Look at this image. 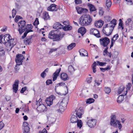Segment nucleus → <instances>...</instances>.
I'll return each instance as SVG.
<instances>
[{"label": "nucleus", "mask_w": 133, "mask_h": 133, "mask_svg": "<svg viewBox=\"0 0 133 133\" xmlns=\"http://www.w3.org/2000/svg\"><path fill=\"white\" fill-rule=\"evenodd\" d=\"M91 17L89 14H85L81 16L79 19L80 24L83 26H86L89 24L91 22Z\"/></svg>", "instance_id": "obj_1"}, {"label": "nucleus", "mask_w": 133, "mask_h": 133, "mask_svg": "<svg viewBox=\"0 0 133 133\" xmlns=\"http://www.w3.org/2000/svg\"><path fill=\"white\" fill-rule=\"evenodd\" d=\"M64 34L63 33L57 34H55L54 31H50L48 35V37L53 40V41H59L63 37Z\"/></svg>", "instance_id": "obj_2"}, {"label": "nucleus", "mask_w": 133, "mask_h": 133, "mask_svg": "<svg viewBox=\"0 0 133 133\" xmlns=\"http://www.w3.org/2000/svg\"><path fill=\"white\" fill-rule=\"evenodd\" d=\"M116 116L115 115L113 114L111 116L110 124L111 125L118 128L120 130L121 129L122 125L120 121L116 120Z\"/></svg>", "instance_id": "obj_3"}, {"label": "nucleus", "mask_w": 133, "mask_h": 133, "mask_svg": "<svg viewBox=\"0 0 133 133\" xmlns=\"http://www.w3.org/2000/svg\"><path fill=\"white\" fill-rule=\"evenodd\" d=\"M68 103L67 101L64 99L61 102H58L55 105V107L58 112H61L64 111V108L66 106Z\"/></svg>", "instance_id": "obj_4"}, {"label": "nucleus", "mask_w": 133, "mask_h": 133, "mask_svg": "<svg viewBox=\"0 0 133 133\" xmlns=\"http://www.w3.org/2000/svg\"><path fill=\"white\" fill-rule=\"evenodd\" d=\"M100 44L104 47H108V45L110 42V39L108 37H104L99 39Z\"/></svg>", "instance_id": "obj_5"}, {"label": "nucleus", "mask_w": 133, "mask_h": 133, "mask_svg": "<svg viewBox=\"0 0 133 133\" xmlns=\"http://www.w3.org/2000/svg\"><path fill=\"white\" fill-rule=\"evenodd\" d=\"M25 23L26 22L25 21H21L18 23L19 27L18 31L20 34H21L25 31Z\"/></svg>", "instance_id": "obj_6"}, {"label": "nucleus", "mask_w": 133, "mask_h": 133, "mask_svg": "<svg viewBox=\"0 0 133 133\" xmlns=\"http://www.w3.org/2000/svg\"><path fill=\"white\" fill-rule=\"evenodd\" d=\"M41 101V100L40 99L37 102L36 101L37 104L36 105H37V110L40 112H43L45 111L46 109V107H45L44 104L42 103Z\"/></svg>", "instance_id": "obj_7"}, {"label": "nucleus", "mask_w": 133, "mask_h": 133, "mask_svg": "<svg viewBox=\"0 0 133 133\" xmlns=\"http://www.w3.org/2000/svg\"><path fill=\"white\" fill-rule=\"evenodd\" d=\"M4 40L5 41L4 43L6 44L7 43L8 45H9L10 49H11L12 47L11 46V42L12 38L11 37L9 34H7L5 35L4 36Z\"/></svg>", "instance_id": "obj_8"}, {"label": "nucleus", "mask_w": 133, "mask_h": 133, "mask_svg": "<svg viewBox=\"0 0 133 133\" xmlns=\"http://www.w3.org/2000/svg\"><path fill=\"white\" fill-rule=\"evenodd\" d=\"M23 58V56L22 54H18L16 55V62L17 65L15 66V68L16 67L17 65H19L22 64Z\"/></svg>", "instance_id": "obj_9"}, {"label": "nucleus", "mask_w": 133, "mask_h": 133, "mask_svg": "<svg viewBox=\"0 0 133 133\" xmlns=\"http://www.w3.org/2000/svg\"><path fill=\"white\" fill-rule=\"evenodd\" d=\"M96 62L97 63H96V62L95 61L92 64L93 66L92 67V70L93 72L94 73H95L96 71V65L102 66L105 65L107 64V63L106 62H100L99 61H97Z\"/></svg>", "instance_id": "obj_10"}, {"label": "nucleus", "mask_w": 133, "mask_h": 133, "mask_svg": "<svg viewBox=\"0 0 133 133\" xmlns=\"http://www.w3.org/2000/svg\"><path fill=\"white\" fill-rule=\"evenodd\" d=\"M56 98L55 96L52 95L49 97L47 98L45 101L46 103L47 104L48 106H50L53 104V101Z\"/></svg>", "instance_id": "obj_11"}, {"label": "nucleus", "mask_w": 133, "mask_h": 133, "mask_svg": "<svg viewBox=\"0 0 133 133\" xmlns=\"http://www.w3.org/2000/svg\"><path fill=\"white\" fill-rule=\"evenodd\" d=\"M117 21L115 19H113V20L111 21L110 23L105 25V26L113 30L116 24Z\"/></svg>", "instance_id": "obj_12"}, {"label": "nucleus", "mask_w": 133, "mask_h": 133, "mask_svg": "<svg viewBox=\"0 0 133 133\" xmlns=\"http://www.w3.org/2000/svg\"><path fill=\"white\" fill-rule=\"evenodd\" d=\"M65 83H60L57 84L56 85L55 88V91L56 93L58 95H62V94L59 91L61 90L60 86H64Z\"/></svg>", "instance_id": "obj_13"}, {"label": "nucleus", "mask_w": 133, "mask_h": 133, "mask_svg": "<svg viewBox=\"0 0 133 133\" xmlns=\"http://www.w3.org/2000/svg\"><path fill=\"white\" fill-rule=\"evenodd\" d=\"M113 30L105 26L103 29V31L106 36H109L111 34Z\"/></svg>", "instance_id": "obj_14"}, {"label": "nucleus", "mask_w": 133, "mask_h": 133, "mask_svg": "<svg viewBox=\"0 0 133 133\" xmlns=\"http://www.w3.org/2000/svg\"><path fill=\"white\" fill-rule=\"evenodd\" d=\"M19 82L18 80H16L12 85L13 91L16 93H17L18 90Z\"/></svg>", "instance_id": "obj_15"}, {"label": "nucleus", "mask_w": 133, "mask_h": 133, "mask_svg": "<svg viewBox=\"0 0 133 133\" xmlns=\"http://www.w3.org/2000/svg\"><path fill=\"white\" fill-rule=\"evenodd\" d=\"M119 37V35L117 34L115 35H114L111 39V42L110 45V48H111L114 45V44L115 43L116 40H117Z\"/></svg>", "instance_id": "obj_16"}, {"label": "nucleus", "mask_w": 133, "mask_h": 133, "mask_svg": "<svg viewBox=\"0 0 133 133\" xmlns=\"http://www.w3.org/2000/svg\"><path fill=\"white\" fill-rule=\"evenodd\" d=\"M58 9V6L55 4H51L48 8V10L51 11H56Z\"/></svg>", "instance_id": "obj_17"}, {"label": "nucleus", "mask_w": 133, "mask_h": 133, "mask_svg": "<svg viewBox=\"0 0 133 133\" xmlns=\"http://www.w3.org/2000/svg\"><path fill=\"white\" fill-rule=\"evenodd\" d=\"M112 5V2L111 0H106L105 2V6L106 10L108 12H110V7Z\"/></svg>", "instance_id": "obj_18"}, {"label": "nucleus", "mask_w": 133, "mask_h": 133, "mask_svg": "<svg viewBox=\"0 0 133 133\" xmlns=\"http://www.w3.org/2000/svg\"><path fill=\"white\" fill-rule=\"evenodd\" d=\"M92 34L98 38L101 37L99 31L97 29H92Z\"/></svg>", "instance_id": "obj_19"}, {"label": "nucleus", "mask_w": 133, "mask_h": 133, "mask_svg": "<svg viewBox=\"0 0 133 133\" xmlns=\"http://www.w3.org/2000/svg\"><path fill=\"white\" fill-rule=\"evenodd\" d=\"M104 24L103 21L101 20L98 21H96L95 22V26L98 28H101Z\"/></svg>", "instance_id": "obj_20"}, {"label": "nucleus", "mask_w": 133, "mask_h": 133, "mask_svg": "<svg viewBox=\"0 0 133 133\" xmlns=\"http://www.w3.org/2000/svg\"><path fill=\"white\" fill-rule=\"evenodd\" d=\"M32 37L30 36L26 38L24 41V44L26 45L30 44L32 43Z\"/></svg>", "instance_id": "obj_21"}, {"label": "nucleus", "mask_w": 133, "mask_h": 133, "mask_svg": "<svg viewBox=\"0 0 133 133\" xmlns=\"http://www.w3.org/2000/svg\"><path fill=\"white\" fill-rule=\"evenodd\" d=\"M61 70L60 68L58 69L54 73L53 76V81H54L56 80Z\"/></svg>", "instance_id": "obj_22"}, {"label": "nucleus", "mask_w": 133, "mask_h": 133, "mask_svg": "<svg viewBox=\"0 0 133 133\" xmlns=\"http://www.w3.org/2000/svg\"><path fill=\"white\" fill-rule=\"evenodd\" d=\"M108 47L105 48L104 50L103 51V55L105 56H108L110 58H111V52H108Z\"/></svg>", "instance_id": "obj_23"}, {"label": "nucleus", "mask_w": 133, "mask_h": 133, "mask_svg": "<svg viewBox=\"0 0 133 133\" xmlns=\"http://www.w3.org/2000/svg\"><path fill=\"white\" fill-rule=\"evenodd\" d=\"M86 30L84 27H81L78 30V32L80 33L82 36L86 33Z\"/></svg>", "instance_id": "obj_24"}, {"label": "nucleus", "mask_w": 133, "mask_h": 133, "mask_svg": "<svg viewBox=\"0 0 133 133\" xmlns=\"http://www.w3.org/2000/svg\"><path fill=\"white\" fill-rule=\"evenodd\" d=\"M78 120L77 117L76 116L74 115H72L70 119V121L71 123H76Z\"/></svg>", "instance_id": "obj_25"}, {"label": "nucleus", "mask_w": 133, "mask_h": 133, "mask_svg": "<svg viewBox=\"0 0 133 133\" xmlns=\"http://www.w3.org/2000/svg\"><path fill=\"white\" fill-rule=\"evenodd\" d=\"M80 55L82 56H85L87 55L88 53L86 50L83 49H81L79 50Z\"/></svg>", "instance_id": "obj_26"}, {"label": "nucleus", "mask_w": 133, "mask_h": 133, "mask_svg": "<svg viewBox=\"0 0 133 133\" xmlns=\"http://www.w3.org/2000/svg\"><path fill=\"white\" fill-rule=\"evenodd\" d=\"M125 87L123 85H121L119 88L118 90V93L119 94H120L122 92L123 94L124 92V91H124L125 89Z\"/></svg>", "instance_id": "obj_27"}, {"label": "nucleus", "mask_w": 133, "mask_h": 133, "mask_svg": "<svg viewBox=\"0 0 133 133\" xmlns=\"http://www.w3.org/2000/svg\"><path fill=\"white\" fill-rule=\"evenodd\" d=\"M125 95H124L123 94L118 96L117 99V101L118 103H121L124 100V96Z\"/></svg>", "instance_id": "obj_28"}, {"label": "nucleus", "mask_w": 133, "mask_h": 133, "mask_svg": "<svg viewBox=\"0 0 133 133\" xmlns=\"http://www.w3.org/2000/svg\"><path fill=\"white\" fill-rule=\"evenodd\" d=\"M63 26L60 23H57L54 24V25L53 28L55 29H61L63 27Z\"/></svg>", "instance_id": "obj_29"}, {"label": "nucleus", "mask_w": 133, "mask_h": 133, "mask_svg": "<svg viewBox=\"0 0 133 133\" xmlns=\"http://www.w3.org/2000/svg\"><path fill=\"white\" fill-rule=\"evenodd\" d=\"M82 113V111L80 108L76 112V111L75 114L79 118H80L81 117Z\"/></svg>", "instance_id": "obj_30"}, {"label": "nucleus", "mask_w": 133, "mask_h": 133, "mask_svg": "<svg viewBox=\"0 0 133 133\" xmlns=\"http://www.w3.org/2000/svg\"><path fill=\"white\" fill-rule=\"evenodd\" d=\"M131 86V84L130 83H128V85H127V88L126 89L125 91H124L123 93L124 95H126L128 91L130 89Z\"/></svg>", "instance_id": "obj_31"}, {"label": "nucleus", "mask_w": 133, "mask_h": 133, "mask_svg": "<svg viewBox=\"0 0 133 133\" xmlns=\"http://www.w3.org/2000/svg\"><path fill=\"white\" fill-rule=\"evenodd\" d=\"M61 77L62 80L65 81L67 80L68 77L66 74L62 73L61 75Z\"/></svg>", "instance_id": "obj_32"}, {"label": "nucleus", "mask_w": 133, "mask_h": 133, "mask_svg": "<svg viewBox=\"0 0 133 133\" xmlns=\"http://www.w3.org/2000/svg\"><path fill=\"white\" fill-rule=\"evenodd\" d=\"M75 70L73 67L71 65H69L68 67V71L69 73L71 74H72Z\"/></svg>", "instance_id": "obj_33"}, {"label": "nucleus", "mask_w": 133, "mask_h": 133, "mask_svg": "<svg viewBox=\"0 0 133 133\" xmlns=\"http://www.w3.org/2000/svg\"><path fill=\"white\" fill-rule=\"evenodd\" d=\"M43 18L45 20H47L50 18V17L48 13L45 12L43 13Z\"/></svg>", "instance_id": "obj_34"}, {"label": "nucleus", "mask_w": 133, "mask_h": 133, "mask_svg": "<svg viewBox=\"0 0 133 133\" xmlns=\"http://www.w3.org/2000/svg\"><path fill=\"white\" fill-rule=\"evenodd\" d=\"M78 128L80 129L83 125V123L81 120L78 119L76 122Z\"/></svg>", "instance_id": "obj_35"}, {"label": "nucleus", "mask_w": 133, "mask_h": 133, "mask_svg": "<svg viewBox=\"0 0 133 133\" xmlns=\"http://www.w3.org/2000/svg\"><path fill=\"white\" fill-rule=\"evenodd\" d=\"M76 46V44L75 43H72L69 45L67 46V49L68 50H71Z\"/></svg>", "instance_id": "obj_36"}, {"label": "nucleus", "mask_w": 133, "mask_h": 133, "mask_svg": "<svg viewBox=\"0 0 133 133\" xmlns=\"http://www.w3.org/2000/svg\"><path fill=\"white\" fill-rule=\"evenodd\" d=\"M48 68L45 69L41 74V76L42 78H44L46 75V72H47L48 71Z\"/></svg>", "instance_id": "obj_37"}, {"label": "nucleus", "mask_w": 133, "mask_h": 133, "mask_svg": "<svg viewBox=\"0 0 133 133\" xmlns=\"http://www.w3.org/2000/svg\"><path fill=\"white\" fill-rule=\"evenodd\" d=\"M87 118L88 119V120L87 122V124L89 127L91 128V118L88 117H87Z\"/></svg>", "instance_id": "obj_38"}, {"label": "nucleus", "mask_w": 133, "mask_h": 133, "mask_svg": "<svg viewBox=\"0 0 133 133\" xmlns=\"http://www.w3.org/2000/svg\"><path fill=\"white\" fill-rule=\"evenodd\" d=\"M111 19V17L109 16H106L104 17V21L106 23L110 22Z\"/></svg>", "instance_id": "obj_39"}, {"label": "nucleus", "mask_w": 133, "mask_h": 133, "mask_svg": "<svg viewBox=\"0 0 133 133\" xmlns=\"http://www.w3.org/2000/svg\"><path fill=\"white\" fill-rule=\"evenodd\" d=\"M67 26H65L63 28V29L65 31L70 30L72 29V27L69 25H67Z\"/></svg>", "instance_id": "obj_40"}, {"label": "nucleus", "mask_w": 133, "mask_h": 133, "mask_svg": "<svg viewBox=\"0 0 133 133\" xmlns=\"http://www.w3.org/2000/svg\"><path fill=\"white\" fill-rule=\"evenodd\" d=\"M102 80L100 81V82H99V80L97 79H95V83L94 86V87H95L96 86H98L101 84V83L102 82Z\"/></svg>", "instance_id": "obj_41"}, {"label": "nucleus", "mask_w": 133, "mask_h": 133, "mask_svg": "<svg viewBox=\"0 0 133 133\" xmlns=\"http://www.w3.org/2000/svg\"><path fill=\"white\" fill-rule=\"evenodd\" d=\"M32 28V27L31 24H28L25 27V31L27 30H31Z\"/></svg>", "instance_id": "obj_42"}, {"label": "nucleus", "mask_w": 133, "mask_h": 133, "mask_svg": "<svg viewBox=\"0 0 133 133\" xmlns=\"http://www.w3.org/2000/svg\"><path fill=\"white\" fill-rule=\"evenodd\" d=\"M132 23V19L130 18H128L125 22V24L126 25H128L131 24Z\"/></svg>", "instance_id": "obj_43"}, {"label": "nucleus", "mask_w": 133, "mask_h": 133, "mask_svg": "<svg viewBox=\"0 0 133 133\" xmlns=\"http://www.w3.org/2000/svg\"><path fill=\"white\" fill-rule=\"evenodd\" d=\"M24 130L23 133H28L29 131V128L28 126H26L23 127Z\"/></svg>", "instance_id": "obj_44"}, {"label": "nucleus", "mask_w": 133, "mask_h": 133, "mask_svg": "<svg viewBox=\"0 0 133 133\" xmlns=\"http://www.w3.org/2000/svg\"><path fill=\"white\" fill-rule=\"evenodd\" d=\"M25 31L23 35L22 36V38H25L27 34L28 33L33 31L31 30H27Z\"/></svg>", "instance_id": "obj_45"}, {"label": "nucleus", "mask_w": 133, "mask_h": 133, "mask_svg": "<svg viewBox=\"0 0 133 133\" xmlns=\"http://www.w3.org/2000/svg\"><path fill=\"white\" fill-rule=\"evenodd\" d=\"M4 54V49L3 48L0 47V56H3Z\"/></svg>", "instance_id": "obj_46"}, {"label": "nucleus", "mask_w": 133, "mask_h": 133, "mask_svg": "<svg viewBox=\"0 0 133 133\" xmlns=\"http://www.w3.org/2000/svg\"><path fill=\"white\" fill-rule=\"evenodd\" d=\"M104 91L107 94L109 93L111 91L110 89L108 87H105L104 88Z\"/></svg>", "instance_id": "obj_47"}, {"label": "nucleus", "mask_w": 133, "mask_h": 133, "mask_svg": "<svg viewBox=\"0 0 133 133\" xmlns=\"http://www.w3.org/2000/svg\"><path fill=\"white\" fill-rule=\"evenodd\" d=\"M76 10L78 14H81L82 13L83 8H76Z\"/></svg>", "instance_id": "obj_48"}, {"label": "nucleus", "mask_w": 133, "mask_h": 133, "mask_svg": "<svg viewBox=\"0 0 133 133\" xmlns=\"http://www.w3.org/2000/svg\"><path fill=\"white\" fill-rule=\"evenodd\" d=\"M22 18L20 16L16 15V16L15 20L16 22L17 23L19 19H21Z\"/></svg>", "instance_id": "obj_49"}, {"label": "nucleus", "mask_w": 133, "mask_h": 133, "mask_svg": "<svg viewBox=\"0 0 133 133\" xmlns=\"http://www.w3.org/2000/svg\"><path fill=\"white\" fill-rule=\"evenodd\" d=\"M97 121L95 119H92V128L95 127Z\"/></svg>", "instance_id": "obj_50"}, {"label": "nucleus", "mask_w": 133, "mask_h": 133, "mask_svg": "<svg viewBox=\"0 0 133 133\" xmlns=\"http://www.w3.org/2000/svg\"><path fill=\"white\" fill-rule=\"evenodd\" d=\"M119 25L122 28V29L123 30L124 29V27L123 26V23H122V21L121 19H119Z\"/></svg>", "instance_id": "obj_51"}, {"label": "nucleus", "mask_w": 133, "mask_h": 133, "mask_svg": "<svg viewBox=\"0 0 133 133\" xmlns=\"http://www.w3.org/2000/svg\"><path fill=\"white\" fill-rule=\"evenodd\" d=\"M16 11L14 8L12 10V17L13 18H14L16 14Z\"/></svg>", "instance_id": "obj_52"}, {"label": "nucleus", "mask_w": 133, "mask_h": 133, "mask_svg": "<svg viewBox=\"0 0 133 133\" xmlns=\"http://www.w3.org/2000/svg\"><path fill=\"white\" fill-rule=\"evenodd\" d=\"M27 87H24L23 88H22L21 90L20 91L21 93H23L24 91H25L27 89Z\"/></svg>", "instance_id": "obj_53"}, {"label": "nucleus", "mask_w": 133, "mask_h": 133, "mask_svg": "<svg viewBox=\"0 0 133 133\" xmlns=\"http://www.w3.org/2000/svg\"><path fill=\"white\" fill-rule=\"evenodd\" d=\"M46 85H49L52 83V81L51 79H48L46 81Z\"/></svg>", "instance_id": "obj_54"}, {"label": "nucleus", "mask_w": 133, "mask_h": 133, "mask_svg": "<svg viewBox=\"0 0 133 133\" xmlns=\"http://www.w3.org/2000/svg\"><path fill=\"white\" fill-rule=\"evenodd\" d=\"M86 102L87 104H91V98H90L87 99Z\"/></svg>", "instance_id": "obj_55"}, {"label": "nucleus", "mask_w": 133, "mask_h": 133, "mask_svg": "<svg viewBox=\"0 0 133 133\" xmlns=\"http://www.w3.org/2000/svg\"><path fill=\"white\" fill-rule=\"evenodd\" d=\"M87 82L88 83H90L91 82V77L88 78L86 79Z\"/></svg>", "instance_id": "obj_56"}, {"label": "nucleus", "mask_w": 133, "mask_h": 133, "mask_svg": "<svg viewBox=\"0 0 133 133\" xmlns=\"http://www.w3.org/2000/svg\"><path fill=\"white\" fill-rule=\"evenodd\" d=\"M4 124L2 121L0 122V130L2 129L4 127Z\"/></svg>", "instance_id": "obj_57"}, {"label": "nucleus", "mask_w": 133, "mask_h": 133, "mask_svg": "<svg viewBox=\"0 0 133 133\" xmlns=\"http://www.w3.org/2000/svg\"><path fill=\"white\" fill-rule=\"evenodd\" d=\"M47 131L46 130L44 129L43 130L39 131V133H47Z\"/></svg>", "instance_id": "obj_58"}, {"label": "nucleus", "mask_w": 133, "mask_h": 133, "mask_svg": "<svg viewBox=\"0 0 133 133\" xmlns=\"http://www.w3.org/2000/svg\"><path fill=\"white\" fill-rule=\"evenodd\" d=\"M75 3L76 4H81L82 3V1L81 0H75Z\"/></svg>", "instance_id": "obj_59"}, {"label": "nucleus", "mask_w": 133, "mask_h": 133, "mask_svg": "<svg viewBox=\"0 0 133 133\" xmlns=\"http://www.w3.org/2000/svg\"><path fill=\"white\" fill-rule=\"evenodd\" d=\"M28 124L26 122H24L23 124V127H24L28 126Z\"/></svg>", "instance_id": "obj_60"}, {"label": "nucleus", "mask_w": 133, "mask_h": 133, "mask_svg": "<svg viewBox=\"0 0 133 133\" xmlns=\"http://www.w3.org/2000/svg\"><path fill=\"white\" fill-rule=\"evenodd\" d=\"M57 50V49H52L50 50L49 51V52L50 53H51L53 52H55Z\"/></svg>", "instance_id": "obj_61"}, {"label": "nucleus", "mask_w": 133, "mask_h": 133, "mask_svg": "<svg viewBox=\"0 0 133 133\" xmlns=\"http://www.w3.org/2000/svg\"><path fill=\"white\" fill-rule=\"evenodd\" d=\"M104 69H105V70H110L111 69V68L110 67V65H108L107 66V67L106 68H104Z\"/></svg>", "instance_id": "obj_62"}, {"label": "nucleus", "mask_w": 133, "mask_h": 133, "mask_svg": "<svg viewBox=\"0 0 133 133\" xmlns=\"http://www.w3.org/2000/svg\"><path fill=\"white\" fill-rule=\"evenodd\" d=\"M69 23L68 21H65L63 22V23L64 25L67 26L69 25Z\"/></svg>", "instance_id": "obj_63"}, {"label": "nucleus", "mask_w": 133, "mask_h": 133, "mask_svg": "<svg viewBox=\"0 0 133 133\" xmlns=\"http://www.w3.org/2000/svg\"><path fill=\"white\" fill-rule=\"evenodd\" d=\"M34 23V24H36L37 25L39 24V21L38 20V18H36V19Z\"/></svg>", "instance_id": "obj_64"}]
</instances>
